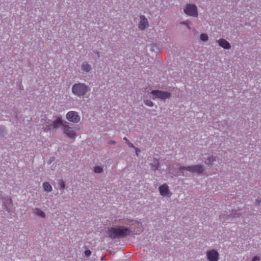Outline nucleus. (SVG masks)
<instances>
[{"mask_svg": "<svg viewBox=\"0 0 261 261\" xmlns=\"http://www.w3.org/2000/svg\"><path fill=\"white\" fill-rule=\"evenodd\" d=\"M150 93L153 96V99L158 98L162 100H165L169 98L171 96V94L169 92L158 90H152Z\"/></svg>", "mask_w": 261, "mask_h": 261, "instance_id": "4", "label": "nucleus"}, {"mask_svg": "<svg viewBox=\"0 0 261 261\" xmlns=\"http://www.w3.org/2000/svg\"><path fill=\"white\" fill-rule=\"evenodd\" d=\"M81 69L84 72L87 73L91 71L92 69V67L91 65L89 63L86 62H84L81 65Z\"/></svg>", "mask_w": 261, "mask_h": 261, "instance_id": "15", "label": "nucleus"}, {"mask_svg": "<svg viewBox=\"0 0 261 261\" xmlns=\"http://www.w3.org/2000/svg\"><path fill=\"white\" fill-rule=\"evenodd\" d=\"M218 44L220 46L223 47L224 49H229L231 47L230 43L225 39H220L217 41Z\"/></svg>", "mask_w": 261, "mask_h": 261, "instance_id": "13", "label": "nucleus"}, {"mask_svg": "<svg viewBox=\"0 0 261 261\" xmlns=\"http://www.w3.org/2000/svg\"><path fill=\"white\" fill-rule=\"evenodd\" d=\"M88 90V86L84 83H76L72 87V93L78 97L84 96Z\"/></svg>", "mask_w": 261, "mask_h": 261, "instance_id": "2", "label": "nucleus"}, {"mask_svg": "<svg viewBox=\"0 0 261 261\" xmlns=\"http://www.w3.org/2000/svg\"><path fill=\"white\" fill-rule=\"evenodd\" d=\"M159 190L160 194L162 196L168 195L169 193V187L166 184H163V185L160 186L159 188Z\"/></svg>", "mask_w": 261, "mask_h": 261, "instance_id": "12", "label": "nucleus"}, {"mask_svg": "<svg viewBox=\"0 0 261 261\" xmlns=\"http://www.w3.org/2000/svg\"><path fill=\"white\" fill-rule=\"evenodd\" d=\"M140 18V21L138 25V28L141 30H144L148 27V21L147 19L144 15H141Z\"/></svg>", "mask_w": 261, "mask_h": 261, "instance_id": "11", "label": "nucleus"}, {"mask_svg": "<svg viewBox=\"0 0 261 261\" xmlns=\"http://www.w3.org/2000/svg\"><path fill=\"white\" fill-rule=\"evenodd\" d=\"M179 170L184 174V171H187L191 173H195L197 174H201L204 171L203 166L201 165H196L193 166H182L179 168Z\"/></svg>", "mask_w": 261, "mask_h": 261, "instance_id": "3", "label": "nucleus"}, {"mask_svg": "<svg viewBox=\"0 0 261 261\" xmlns=\"http://www.w3.org/2000/svg\"><path fill=\"white\" fill-rule=\"evenodd\" d=\"M181 24H184V25H185L186 27H187V28L188 29V30H191V27L189 26V23H188V22L187 21H181L180 22Z\"/></svg>", "mask_w": 261, "mask_h": 261, "instance_id": "26", "label": "nucleus"}, {"mask_svg": "<svg viewBox=\"0 0 261 261\" xmlns=\"http://www.w3.org/2000/svg\"><path fill=\"white\" fill-rule=\"evenodd\" d=\"M4 205L5 207L6 210L8 212L11 211L10 205L12 203V200L10 197H6L4 199Z\"/></svg>", "mask_w": 261, "mask_h": 261, "instance_id": "14", "label": "nucleus"}, {"mask_svg": "<svg viewBox=\"0 0 261 261\" xmlns=\"http://www.w3.org/2000/svg\"><path fill=\"white\" fill-rule=\"evenodd\" d=\"M244 212H246L245 210H238L234 211H232V213L227 216V220L229 221V220H232L231 218H236L237 217H240V216L244 217Z\"/></svg>", "mask_w": 261, "mask_h": 261, "instance_id": "9", "label": "nucleus"}, {"mask_svg": "<svg viewBox=\"0 0 261 261\" xmlns=\"http://www.w3.org/2000/svg\"><path fill=\"white\" fill-rule=\"evenodd\" d=\"M5 134V128L4 126H0V135L4 136Z\"/></svg>", "mask_w": 261, "mask_h": 261, "instance_id": "25", "label": "nucleus"}, {"mask_svg": "<svg viewBox=\"0 0 261 261\" xmlns=\"http://www.w3.org/2000/svg\"><path fill=\"white\" fill-rule=\"evenodd\" d=\"M152 170L156 171L159 169L160 164L159 161L155 159H153L152 162L150 164Z\"/></svg>", "mask_w": 261, "mask_h": 261, "instance_id": "16", "label": "nucleus"}, {"mask_svg": "<svg viewBox=\"0 0 261 261\" xmlns=\"http://www.w3.org/2000/svg\"><path fill=\"white\" fill-rule=\"evenodd\" d=\"M123 140L125 141L126 143L129 147L135 148L134 145L126 137L123 138Z\"/></svg>", "mask_w": 261, "mask_h": 261, "instance_id": "22", "label": "nucleus"}, {"mask_svg": "<svg viewBox=\"0 0 261 261\" xmlns=\"http://www.w3.org/2000/svg\"><path fill=\"white\" fill-rule=\"evenodd\" d=\"M200 38L202 41L205 42L208 40V36L206 34L203 33L200 35Z\"/></svg>", "mask_w": 261, "mask_h": 261, "instance_id": "21", "label": "nucleus"}, {"mask_svg": "<svg viewBox=\"0 0 261 261\" xmlns=\"http://www.w3.org/2000/svg\"><path fill=\"white\" fill-rule=\"evenodd\" d=\"M215 161H216V157L214 156H208L204 162L206 164L212 166V163Z\"/></svg>", "mask_w": 261, "mask_h": 261, "instance_id": "19", "label": "nucleus"}, {"mask_svg": "<svg viewBox=\"0 0 261 261\" xmlns=\"http://www.w3.org/2000/svg\"><path fill=\"white\" fill-rule=\"evenodd\" d=\"M206 256L208 261H218L219 253L216 250L212 249L207 251Z\"/></svg>", "mask_w": 261, "mask_h": 261, "instance_id": "10", "label": "nucleus"}, {"mask_svg": "<svg viewBox=\"0 0 261 261\" xmlns=\"http://www.w3.org/2000/svg\"><path fill=\"white\" fill-rule=\"evenodd\" d=\"M252 261H259V258L258 256H254L252 258Z\"/></svg>", "mask_w": 261, "mask_h": 261, "instance_id": "30", "label": "nucleus"}, {"mask_svg": "<svg viewBox=\"0 0 261 261\" xmlns=\"http://www.w3.org/2000/svg\"><path fill=\"white\" fill-rule=\"evenodd\" d=\"M116 143V142L114 141L111 140L109 142V144L110 145L115 144Z\"/></svg>", "mask_w": 261, "mask_h": 261, "instance_id": "31", "label": "nucleus"}, {"mask_svg": "<svg viewBox=\"0 0 261 261\" xmlns=\"http://www.w3.org/2000/svg\"><path fill=\"white\" fill-rule=\"evenodd\" d=\"M43 188L45 191L50 192L53 190L51 186L48 182H45L43 184Z\"/></svg>", "mask_w": 261, "mask_h": 261, "instance_id": "18", "label": "nucleus"}, {"mask_svg": "<svg viewBox=\"0 0 261 261\" xmlns=\"http://www.w3.org/2000/svg\"><path fill=\"white\" fill-rule=\"evenodd\" d=\"M34 213L41 218H44L45 217V214L44 212L40 210L39 208H35L33 210Z\"/></svg>", "mask_w": 261, "mask_h": 261, "instance_id": "17", "label": "nucleus"}, {"mask_svg": "<svg viewBox=\"0 0 261 261\" xmlns=\"http://www.w3.org/2000/svg\"><path fill=\"white\" fill-rule=\"evenodd\" d=\"M132 232L130 228L124 226L110 227L108 229V236L112 239L123 238L130 234Z\"/></svg>", "mask_w": 261, "mask_h": 261, "instance_id": "1", "label": "nucleus"}, {"mask_svg": "<svg viewBox=\"0 0 261 261\" xmlns=\"http://www.w3.org/2000/svg\"><path fill=\"white\" fill-rule=\"evenodd\" d=\"M64 123V121L62 120L61 117H58L56 120L54 121L51 124L49 125H46L45 128L47 130H51L53 129L57 128L59 126L61 125L62 127L63 126V123Z\"/></svg>", "mask_w": 261, "mask_h": 261, "instance_id": "8", "label": "nucleus"}, {"mask_svg": "<svg viewBox=\"0 0 261 261\" xmlns=\"http://www.w3.org/2000/svg\"><path fill=\"white\" fill-rule=\"evenodd\" d=\"M63 124L62 129L63 130L64 133L70 138H74L75 136V133L72 127H70L68 125V123L66 121H64V123Z\"/></svg>", "mask_w": 261, "mask_h": 261, "instance_id": "6", "label": "nucleus"}, {"mask_svg": "<svg viewBox=\"0 0 261 261\" xmlns=\"http://www.w3.org/2000/svg\"><path fill=\"white\" fill-rule=\"evenodd\" d=\"M103 171V168L101 166H96L94 167V172L96 173H101Z\"/></svg>", "mask_w": 261, "mask_h": 261, "instance_id": "20", "label": "nucleus"}, {"mask_svg": "<svg viewBox=\"0 0 261 261\" xmlns=\"http://www.w3.org/2000/svg\"><path fill=\"white\" fill-rule=\"evenodd\" d=\"M144 103H145V104L146 106H147L148 107H152L153 106V102L151 100H145L144 101Z\"/></svg>", "mask_w": 261, "mask_h": 261, "instance_id": "23", "label": "nucleus"}, {"mask_svg": "<svg viewBox=\"0 0 261 261\" xmlns=\"http://www.w3.org/2000/svg\"><path fill=\"white\" fill-rule=\"evenodd\" d=\"M66 119L73 123H77L80 121V116L79 115L77 112L75 111L68 112L66 114Z\"/></svg>", "mask_w": 261, "mask_h": 261, "instance_id": "7", "label": "nucleus"}, {"mask_svg": "<svg viewBox=\"0 0 261 261\" xmlns=\"http://www.w3.org/2000/svg\"><path fill=\"white\" fill-rule=\"evenodd\" d=\"M85 254L86 256H89L91 254V252L89 250H87L85 251Z\"/></svg>", "mask_w": 261, "mask_h": 261, "instance_id": "28", "label": "nucleus"}, {"mask_svg": "<svg viewBox=\"0 0 261 261\" xmlns=\"http://www.w3.org/2000/svg\"><path fill=\"white\" fill-rule=\"evenodd\" d=\"M256 204L258 205L261 206V197H258L255 200Z\"/></svg>", "mask_w": 261, "mask_h": 261, "instance_id": "27", "label": "nucleus"}, {"mask_svg": "<svg viewBox=\"0 0 261 261\" xmlns=\"http://www.w3.org/2000/svg\"><path fill=\"white\" fill-rule=\"evenodd\" d=\"M184 12L191 16L197 17L198 15L197 7L193 4H187L184 8Z\"/></svg>", "mask_w": 261, "mask_h": 261, "instance_id": "5", "label": "nucleus"}, {"mask_svg": "<svg viewBox=\"0 0 261 261\" xmlns=\"http://www.w3.org/2000/svg\"><path fill=\"white\" fill-rule=\"evenodd\" d=\"M134 148V149H135V150H136V154H137V155H138L139 153L141 152V150H140L139 149H138V148H136V147H135V148Z\"/></svg>", "mask_w": 261, "mask_h": 261, "instance_id": "29", "label": "nucleus"}, {"mask_svg": "<svg viewBox=\"0 0 261 261\" xmlns=\"http://www.w3.org/2000/svg\"><path fill=\"white\" fill-rule=\"evenodd\" d=\"M59 186L60 189H63L65 188V183L64 181L61 180L60 181V183L59 184Z\"/></svg>", "mask_w": 261, "mask_h": 261, "instance_id": "24", "label": "nucleus"}]
</instances>
